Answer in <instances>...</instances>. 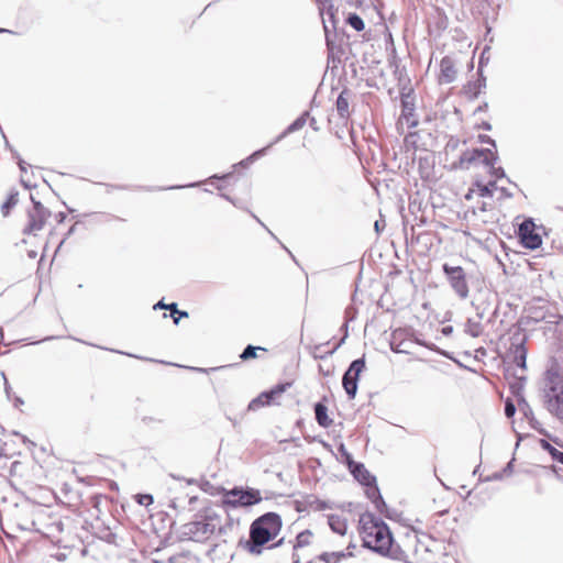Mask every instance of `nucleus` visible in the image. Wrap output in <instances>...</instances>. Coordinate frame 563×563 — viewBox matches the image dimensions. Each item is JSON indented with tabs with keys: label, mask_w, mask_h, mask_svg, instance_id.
<instances>
[{
	"label": "nucleus",
	"mask_w": 563,
	"mask_h": 563,
	"mask_svg": "<svg viewBox=\"0 0 563 563\" xmlns=\"http://www.w3.org/2000/svg\"><path fill=\"white\" fill-rule=\"evenodd\" d=\"M496 161L497 154L490 148L467 150L459 159V166L461 168L471 169L482 167L484 173L489 176L487 180L477 176L473 187L468 189L464 197L467 210L473 214L485 213L494 208L496 180L505 176L503 168L495 166Z\"/></svg>",
	"instance_id": "obj_1"
},
{
	"label": "nucleus",
	"mask_w": 563,
	"mask_h": 563,
	"mask_svg": "<svg viewBox=\"0 0 563 563\" xmlns=\"http://www.w3.org/2000/svg\"><path fill=\"white\" fill-rule=\"evenodd\" d=\"M442 553L437 540L428 534L407 532L397 540L394 559L407 563H439Z\"/></svg>",
	"instance_id": "obj_2"
},
{
	"label": "nucleus",
	"mask_w": 563,
	"mask_h": 563,
	"mask_svg": "<svg viewBox=\"0 0 563 563\" xmlns=\"http://www.w3.org/2000/svg\"><path fill=\"white\" fill-rule=\"evenodd\" d=\"M283 529L282 516L274 511H268L256 519L250 526L249 539L244 542L243 549L251 555H261L265 550L278 545L276 539Z\"/></svg>",
	"instance_id": "obj_3"
},
{
	"label": "nucleus",
	"mask_w": 563,
	"mask_h": 563,
	"mask_svg": "<svg viewBox=\"0 0 563 563\" xmlns=\"http://www.w3.org/2000/svg\"><path fill=\"white\" fill-rule=\"evenodd\" d=\"M358 531L364 547L394 558L397 540H394L388 526L371 512L361 515Z\"/></svg>",
	"instance_id": "obj_4"
},
{
	"label": "nucleus",
	"mask_w": 563,
	"mask_h": 563,
	"mask_svg": "<svg viewBox=\"0 0 563 563\" xmlns=\"http://www.w3.org/2000/svg\"><path fill=\"white\" fill-rule=\"evenodd\" d=\"M542 401L544 409L563 422V364L552 362L543 375Z\"/></svg>",
	"instance_id": "obj_5"
},
{
	"label": "nucleus",
	"mask_w": 563,
	"mask_h": 563,
	"mask_svg": "<svg viewBox=\"0 0 563 563\" xmlns=\"http://www.w3.org/2000/svg\"><path fill=\"white\" fill-rule=\"evenodd\" d=\"M260 489L254 487L235 486L232 489H222L220 505L224 510L250 508L262 503Z\"/></svg>",
	"instance_id": "obj_6"
},
{
	"label": "nucleus",
	"mask_w": 563,
	"mask_h": 563,
	"mask_svg": "<svg viewBox=\"0 0 563 563\" xmlns=\"http://www.w3.org/2000/svg\"><path fill=\"white\" fill-rule=\"evenodd\" d=\"M214 533V526L208 521H191L183 525L179 529L181 541L202 542Z\"/></svg>",
	"instance_id": "obj_7"
},
{
	"label": "nucleus",
	"mask_w": 563,
	"mask_h": 563,
	"mask_svg": "<svg viewBox=\"0 0 563 563\" xmlns=\"http://www.w3.org/2000/svg\"><path fill=\"white\" fill-rule=\"evenodd\" d=\"M52 218V213L41 202H34L32 209L27 213V224L24 228V232L27 234L36 235L37 232L44 229L48 220Z\"/></svg>",
	"instance_id": "obj_8"
},
{
	"label": "nucleus",
	"mask_w": 563,
	"mask_h": 563,
	"mask_svg": "<svg viewBox=\"0 0 563 563\" xmlns=\"http://www.w3.org/2000/svg\"><path fill=\"white\" fill-rule=\"evenodd\" d=\"M443 272L448 276L449 283L456 295L461 298H466L470 290L463 267L444 264Z\"/></svg>",
	"instance_id": "obj_9"
},
{
	"label": "nucleus",
	"mask_w": 563,
	"mask_h": 563,
	"mask_svg": "<svg viewBox=\"0 0 563 563\" xmlns=\"http://www.w3.org/2000/svg\"><path fill=\"white\" fill-rule=\"evenodd\" d=\"M365 367V360L363 357L357 358L351 363L350 367L343 375L342 385L351 399L356 395L358 377Z\"/></svg>",
	"instance_id": "obj_10"
},
{
	"label": "nucleus",
	"mask_w": 563,
	"mask_h": 563,
	"mask_svg": "<svg viewBox=\"0 0 563 563\" xmlns=\"http://www.w3.org/2000/svg\"><path fill=\"white\" fill-rule=\"evenodd\" d=\"M518 236L521 244L530 250H536L542 244V238L538 232L536 223L531 219L525 220L519 225Z\"/></svg>",
	"instance_id": "obj_11"
},
{
	"label": "nucleus",
	"mask_w": 563,
	"mask_h": 563,
	"mask_svg": "<svg viewBox=\"0 0 563 563\" xmlns=\"http://www.w3.org/2000/svg\"><path fill=\"white\" fill-rule=\"evenodd\" d=\"M354 548L352 537H349L342 543L341 550L322 552L318 555V560L323 563H342L344 560L353 556Z\"/></svg>",
	"instance_id": "obj_12"
},
{
	"label": "nucleus",
	"mask_w": 563,
	"mask_h": 563,
	"mask_svg": "<svg viewBox=\"0 0 563 563\" xmlns=\"http://www.w3.org/2000/svg\"><path fill=\"white\" fill-rule=\"evenodd\" d=\"M456 74L454 60L449 56H444L440 62L439 82L450 84L455 80Z\"/></svg>",
	"instance_id": "obj_13"
},
{
	"label": "nucleus",
	"mask_w": 563,
	"mask_h": 563,
	"mask_svg": "<svg viewBox=\"0 0 563 563\" xmlns=\"http://www.w3.org/2000/svg\"><path fill=\"white\" fill-rule=\"evenodd\" d=\"M349 467L354 478L363 486L375 482V476L362 463H349Z\"/></svg>",
	"instance_id": "obj_14"
},
{
	"label": "nucleus",
	"mask_w": 563,
	"mask_h": 563,
	"mask_svg": "<svg viewBox=\"0 0 563 563\" xmlns=\"http://www.w3.org/2000/svg\"><path fill=\"white\" fill-rule=\"evenodd\" d=\"M316 543V537L312 531L310 530H303L299 532L296 537L295 543H294V555H297L299 558V551L311 548Z\"/></svg>",
	"instance_id": "obj_15"
},
{
	"label": "nucleus",
	"mask_w": 563,
	"mask_h": 563,
	"mask_svg": "<svg viewBox=\"0 0 563 563\" xmlns=\"http://www.w3.org/2000/svg\"><path fill=\"white\" fill-rule=\"evenodd\" d=\"M417 124L418 120L415 117L413 108L409 107L407 103H404L401 114L397 122L398 129H401L404 125L407 128H415Z\"/></svg>",
	"instance_id": "obj_16"
},
{
	"label": "nucleus",
	"mask_w": 563,
	"mask_h": 563,
	"mask_svg": "<svg viewBox=\"0 0 563 563\" xmlns=\"http://www.w3.org/2000/svg\"><path fill=\"white\" fill-rule=\"evenodd\" d=\"M328 523L333 532L338 533L341 538H345L347 533V522L345 518L340 515H330L328 517Z\"/></svg>",
	"instance_id": "obj_17"
},
{
	"label": "nucleus",
	"mask_w": 563,
	"mask_h": 563,
	"mask_svg": "<svg viewBox=\"0 0 563 563\" xmlns=\"http://www.w3.org/2000/svg\"><path fill=\"white\" fill-rule=\"evenodd\" d=\"M510 357L512 363H515L518 367L521 369L526 368L527 350L523 343L511 345Z\"/></svg>",
	"instance_id": "obj_18"
},
{
	"label": "nucleus",
	"mask_w": 563,
	"mask_h": 563,
	"mask_svg": "<svg viewBox=\"0 0 563 563\" xmlns=\"http://www.w3.org/2000/svg\"><path fill=\"white\" fill-rule=\"evenodd\" d=\"M336 111L342 119L350 117V91L347 89L342 90L336 99Z\"/></svg>",
	"instance_id": "obj_19"
},
{
	"label": "nucleus",
	"mask_w": 563,
	"mask_h": 563,
	"mask_svg": "<svg viewBox=\"0 0 563 563\" xmlns=\"http://www.w3.org/2000/svg\"><path fill=\"white\" fill-rule=\"evenodd\" d=\"M292 383L291 382H287V383H283V384H278L276 386H274L271 390L268 391H263L264 396L267 397V400H269V406L272 405H278V399L280 398V396L289 388L291 387Z\"/></svg>",
	"instance_id": "obj_20"
},
{
	"label": "nucleus",
	"mask_w": 563,
	"mask_h": 563,
	"mask_svg": "<svg viewBox=\"0 0 563 563\" xmlns=\"http://www.w3.org/2000/svg\"><path fill=\"white\" fill-rule=\"evenodd\" d=\"M316 420L322 428H329L332 426L333 420L328 415V408L322 402L314 405Z\"/></svg>",
	"instance_id": "obj_21"
},
{
	"label": "nucleus",
	"mask_w": 563,
	"mask_h": 563,
	"mask_svg": "<svg viewBox=\"0 0 563 563\" xmlns=\"http://www.w3.org/2000/svg\"><path fill=\"white\" fill-rule=\"evenodd\" d=\"M19 202V191L11 189L8 194L7 200L1 206V212L5 217L10 213L11 209Z\"/></svg>",
	"instance_id": "obj_22"
},
{
	"label": "nucleus",
	"mask_w": 563,
	"mask_h": 563,
	"mask_svg": "<svg viewBox=\"0 0 563 563\" xmlns=\"http://www.w3.org/2000/svg\"><path fill=\"white\" fill-rule=\"evenodd\" d=\"M540 446L547 451L554 461L563 464V452L554 448L549 441L540 440Z\"/></svg>",
	"instance_id": "obj_23"
},
{
	"label": "nucleus",
	"mask_w": 563,
	"mask_h": 563,
	"mask_svg": "<svg viewBox=\"0 0 563 563\" xmlns=\"http://www.w3.org/2000/svg\"><path fill=\"white\" fill-rule=\"evenodd\" d=\"M364 488H365V495L367 496V498L371 499V501L377 506L378 503L382 501V496H380L379 489L377 487L376 481L371 484L365 485Z\"/></svg>",
	"instance_id": "obj_24"
},
{
	"label": "nucleus",
	"mask_w": 563,
	"mask_h": 563,
	"mask_svg": "<svg viewBox=\"0 0 563 563\" xmlns=\"http://www.w3.org/2000/svg\"><path fill=\"white\" fill-rule=\"evenodd\" d=\"M257 351H261V352H267V350L263 346H253V345H247L244 351L242 352V354L240 355V358L242 361H249V360H252V358H256L257 357Z\"/></svg>",
	"instance_id": "obj_25"
},
{
	"label": "nucleus",
	"mask_w": 563,
	"mask_h": 563,
	"mask_svg": "<svg viewBox=\"0 0 563 563\" xmlns=\"http://www.w3.org/2000/svg\"><path fill=\"white\" fill-rule=\"evenodd\" d=\"M269 406V400H267V397L264 396L263 393H261L256 398L251 400L249 404L247 409L251 411H257L258 409Z\"/></svg>",
	"instance_id": "obj_26"
},
{
	"label": "nucleus",
	"mask_w": 563,
	"mask_h": 563,
	"mask_svg": "<svg viewBox=\"0 0 563 563\" xmlns=\"http://www.w3.org/2000/svg\"><path fill=\"white\" fill-rule=\"evenodd\" d=\"M347 23L357 32H361L365 29V23L364 21L362 20V18L360 15H357L356 13H351L349 16H347Z\"/></svg>",
	"instance_id": "obj_27"
},
{
	"label": "nucleus",
	"mask_w": 563,
	"mask_h": 563,
	"mask_svg": "<svg viewBox=\"0 0 563 563\" xmlns=\"http://www.w3.org/2000/svg\"><path fill=\"white\" fill-rule=\"evenodd\" d=\"M166 309L170 310L172 317H173L175 323H178L180 317H186V318L188 317V313L186 311H179L177 309L176 303L168 305V307H166Z\"/></svg>",
	"instance_id": "obj_28"
},
{
	"label": "nucleus",
	"mask_w": 563,
	"mask_h": 563,
	"mask_svg": "<svg viewBox=\"0 0 563 563\" xmlns=\"http://www.w3.org/2000/svg\"><path fill=\"white\" fill-rule=\"evenodd\" d=\"M306 124V119L303 117H300L298 118L297 120H295L288 128H287V133H291V132H295L297 130H300L305 126Z\"/></svg>",
	"instance_id": "obj_29"
},
{
	"label": "nucleus",
	"mask_w": 563,
	"mask_h": 563,
	"mask_svg": "<svg viewBox=\"0 0 563 563\" xmlns=\"http://www.w3.org/2000/svg\"><path fill=\"white\" fill-rule=\"evenodd\" d=\"M135 498L140 505L145 506V507L152 505L154 501L153 496L148 495V494H139V495H136Z\"/></svg>",
	"instance_id": "obj_30"
},
{
	"label": "nucleus",
	"mask_w": 563,
	"mask_h": 563,
	"mask_svg": "<svg viewBox=\"0 0 563 563\" xmlns=\"http://www.w3.org/2000/svg\"><path fill=\"white\" fill-rule=\"evenodd\" d=\"M516 412V407L515 405L512 404L511 400H507L506 401V405H505V415L508 417V418H511Z\"/></svg>",
	"instance_id": "obj_31"
},
{
	"label": "nucleus",
	"mask_w": 563,
	"mask_h": 563,
	"mask_svg": "<svg viewBox=\"0 0 563 563\" xmlns=\"http://www.w3.org/2000/svg\"><path fill=\"white\" fill-rule=\"evenodd\" d=\"M416 137H417V133H409L408 135H406V137H405L406 144H412L413 147H416V145H415V143H416L415 139Z\"/></svg>",
	"instance_id": "obj_32"
},
{
	"label": "nucleus",
	"mask_w": 563,
	"mask_h": 563,
	"mask_svg": "<svg viewBox=\"0 0 563 563\" xmlns=\"http://www.w3.org/2000/svg\"><path fill=\"white\" fill-rule=\"evenodd\" d=\"M66 218H67V216H66V213H65V212H58V213H56V214L54 216V219L56 220V222H57L58 224H62V223L65 221V219H66Z\"/></svg>",
	"instance_id": "obj_33"
},
{
	"label": "nucleus",
	"mask_w": 563,
	"mask_h": 563,
	"mask_svg": "<svg viewBox=\"0 0 563 563\" xmlns=\"http://www.w3.org/2000/svg\"><path fill=\"white\" fill-rule=\"evenodd\" d=\"M181 498L180 497H176L174 498L172 501H170V507L173 509H177L179 507V503H180Z\"/></svg>",
	"instance_id": "obj_34"
},
{
	"label": "nucleus",
	"mask_w": 563,
	"mask_h": 563,
	"mask_svg": "<svg viewBox=\"0 0 563 563\" xmlns=\"http://www.w3.org/2000/svg\"><path fill=\"white\" fill-rule=\"evenodd\" d=\"M479 139H481L482 142L490 143L493 145V147H495V143H494V141L489 136H487V135H479Z\"/></svg>",
	"instance_id": "obj_35"
},
{
	"label": "nucleus",
	"mask_w": 563,
	"mask_h": 563,
	"mask_svg": "<svg viewBox=\"0 0 563 563\" xmlns=\"http://www.w3.org/2000/svg\"><path fill=\"white\" fill-rule=\"evenodd\" d=\"M183 499H188L189 504H192L198 500V497L186 495Z\"/></svg>",
	"instance_id": "obj_36"
},
{
	"label": "nucleus",
	"mask_w": 563,
	"mask_h": 563,
	"mask_svg": "<svg viewBox=\"0 0 563 563\" xmlns=\"http://www.w3.org/2000/svg\"><path fill=\"white\" fill-rule=\"evenodd\" d=\"M166 307H168V305H165V303H163L162 301H159L158 303H156V305L154 306V309H156V308L166 309Z\"/></svg>",
	"instance_id": "obj_37"
},
{
	"label": "nucleus",
	"mask_w": 563,
	"mask_h": 563,
	"mask_svg": "<svg viewBox=\"0 0 563 563\" xmlns=\"http://www.w3.org/2000/svg\"><path fill=\"white\" fill-rule=\"evenodd\" d=\"M295 563H299V559H297V560L295 561Z\"/></svg>",
	"instance_id": "obj_38"
}]
</instances>
